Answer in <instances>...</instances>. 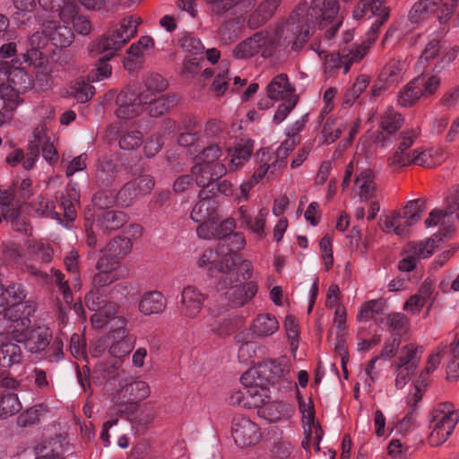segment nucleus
<instances>
[{"label": "nucleus", "mask_w": 459, "mask_h": 459, "mask_svg": "<svg viewBox=\"0 0 459 459\" xmlns=\"http://www.w3.org/2000/svg\"><path fill=\"white\" fill-rule=\"evenodd\" d=\"M337 6L334 2L312 0L311 5L299 4L291 13L287 22L273 32L260 31L261 53L264 57L272 56L277 50L299 51L308 40L312 24L316 22L320 30L327 29V22L336 16Z\"/></svg>", "instance_id": "f257e3e1"}, {"label": "nucleus", "mask_w": 459, "mask_h": 459, "mask_svg": "<svg viewBox=\"0 0 459 459\" xmlns=\"http://www.w3.org/2000/svg\"><path fill=\"white\" fill-rule=\"evenodd\" d=\"M26 296V290L20 283L7 287L0 283V316L13 324V336L24 343L27 351L39 353L50 344L52 333L45 326L29 327L36 305L31 300H24Z\"/></svg>", "instance_id": "f03ea898"}, {"label": "nucleus", "mask_w": 459, "mask_h": 459, "mask_svg": "<svg viewBox=\"0 0 459 459\" xmlns=\"http://www.w3.org/2000/svg\"><path fill=\"white\" fill-rule=\"evenodd\" d=\"M141 22V18L135 15L124 18L117 28L108 30L100 38L93 40L89 46V51L92 55L106 53L105 56L110 59L131 38L135 36Z\"/></svg>", "instance_id": "7ed1b4c3"}, {"label": "nucleus", "mask_w": 459, "mask_h": 459, "mask_svg": "<svg viewBox=\"0 0 459 459\" xmlns=\"http://www.w3.org/2000/svg\"><path fill=\"white\" fill-rule=\"evenodd\" d=\"M222 152L218 144L204 148L194 158L191 173L200 187L212 186L213 182L226 175V166L219 161Z\"/></svg>", "instance_id": "20e7f679"}, {"label": "nucleus", "mask_w": 459, "mask_h": 459, "mask_svg": "<svg viewBox=\"0 0 459 459\" xmlns=\"http://www.w3.org/2000/svg\"><path fill=\"white\" fill-rule=\"evenodd\" d=\"M253 376L265 385H277L279 390L289 389L292 385L290 363L285 357L267 359L259 363L255 368L244 373V380L248 383Z\"/></svg>", "instance_id": "39448f33"}, {"label": "nucleus", "mask_w": 459, "mask_h": 459, "mask_svg": "<svg viewBox=\"0 0 459 459\" xmlns=\"http://www.w3.org/2000/svg\"><path fill=\"white\" fill-rule=\"evenodd\" d=\"M459 421V411L450 403H439L430 413L429 442L432 446L444 444Z\"/></svg>", "instance_id": "423d86ee"}, {"label": "nucleus", "mask_w": 459, "mask_h": 459, "mask_svg": "<svg viewBox=\"0 0 459 459\" xmlns=\"http://www.w3.org/2000/svg\"><path fill=\"white\" fill-rule=\"evenodd\" d=\"M238 262H239V255L236 252L225 247L223 244H219L216 249L204 250L197 258L196 265L207 270L211 276L218 273L226 276L230 274Z\"/></svg>", "instance_id": "0eeeda50"}, {"label": "nucleus", "mask_w": 459, "mask_h": 459, "mask_svg": "<svg viewBox=\"0 0 459 459\" xmlns=\"http://www.w3.org/2000/svg\"><path fill=\"white\" fill-rule=\"evenodd\" d=\"M446 153L441 147H431L424 150H414L411 155H399L388 159V165L393 169L415 164L425 168H434L443 163Z\"/></svg>", "instance_id": "6e6552de"}, {"label": "nucleus", "mask_w": 459, "mask_h": 459, "mask_svg": "<svg viewBox=\"0 0 459 459\" xmlns=\"http://www.w3.org/2000/svg\"><path fill=\"white\" fill-rule=\"evenodd\" d=\"M444 33L443 31L440 35L429 39L422 50L418 61V65L426 68L431 62L435 61L432 70L436 73H440L455 59L458 54L456 47L446 51H440L439 38H441Z\"/></svg>", "instance_id": "1a4fd4ad"}, {"label": "nucleus", "mask_w": 459, "mask_h": 459, "mask_svg": "<svg viewBox=\"0 0 459 459\" xmlns=\"http://www.w3.org/2000/svg\"><path fill=\"white\" fill-rule=\"evenodd\" d=\"M235 273L231 271L230 274L222 276L218 282V290L225 291V298L232 307H241L248 302L256 293L257 286L254 281H248L242 285L238 283Z\"/></svg>", "instance_id": "9d476101"}, {"label": "nucleus", "mask_w": 459, "mask_h": 459, "mask_svg": "<svg viewBox=\"0 0 459 459\" xmlns=\"http://www.w3.org/2000/svg\"><path fill=\"white\" fill-rule=\"evenodd\" d=\"M138 403L134 402H118L110 409L112 414L126 416L136 434L142 435L152 424L155 411L152 408H143L136 411Z\"/></svg>", "instance_id": "9b49d317"}, {"label": "nucleus", "mask_w": 459, "mask_h": 459, "mask_svg": "<svg viewBox=\"0 0 459 459\" xmlns=\"http://www.w3.org/2000/svg\"><path fill=\"white\" fill-rule=\"evenodd\" d=\"M454 213L459 219V186L447 197L445 211L439 209L432 210L425 220V225L427 228L440 226L439 235L446 237L454 230L450 225V219Z\"/></svg>", "instance_id": "f8f14e48"}, {"label": "nucleus", "mask_w": 459, "mask_h": 459, "mask_svg": "<svg viewBox=\"0 0 459 459\" xmlns=\"http://www.w3.org/2000/svg\"><path fill=\"white\" fill-rule=\"evenodd\" d=\"M240 382L243 385V390L237 394L236 396L239 405L259 410L270 399L269 390L265 387V384L261 380H257L255 376H253L252 379L246 383L243 374L240 377Z\"/></svg>", "instance_id": "ddd939ff"}, {"label": "nucleus", "mask_w": 459, "mask_h": 459, "mask_svg": "<svg viewBox=\"0 0 459 459\" xmlns=\"http://www.w3.org/2000/svg\"><path fill=\"white\" fill-rule=\"evenodd\" d=\"M231 435L237 446L247 448L257 445L262 438L259 426L249 418L236 416L232 420Z\"/></svg>", "instance_id": "4468645a"}, {"label": "nucleus", "mask_w": 459, "mask_h": 459, "mask_svg": "<svg viewBox=\"0 0 459 459\" xmlns=\"http://www.w3.org/2000/svg\"><path fill=\"white\" fill-rule=\"evenodd\" d=\"M144 91L136 92L127 88L117 98L116 115L120 119H130L139 116L144 110Z\"/></svg>", "instance_id": "2eb2a0df"}, {"label": "nucleus", "mask_w": 459, "mask_h": 459, "mask_svg": "<svg viewBox=\"0 0 459 459\" xmlns=\"http://www.w3.org/2000/svg\"><path fill=\"white\" fill-rule=\"evenodd\" d=\"M385 20V17L382 19ZM381 22H378L374 27L366 33V38L360 44L352 45L351 47L343 48L341 51L343 58V74L350 71L352 64L359 62L368 53L371 45L376 41L378 32L381 28Z\"/></svg>", "instance_id": "dca6fc26"}, {"label": "nucleus", "mask_w": 459, "mask_h": 459, "mask_svg": "<svg viewBox=\"0 0 459 459\" xmlns=\"http://www.w3.org/2000/svg\"><path fill=\"white\" fill-rule=\"evenodd\" d=\"M180 314L184 318L195 319L199 316L207 295L194 285L183 288L180 295Z\"/></svg>", "instance_id": "f3484780"}, {"label": "nucleus", "mask_w": 459, "mask_h": 459, "mask_svg": "<svg viewBox=\"0 0 459 459\" xmlns=\"http://www.w3.org/2000/svg\"><path fill=\"white\" fill-rule=\"evenodd\" d=\"M154 185L151 175H141L124 185L117 195V201L121 205L128 206L137 196L150 194Z\"/></svg>", "instance_id": "a211bd4d"}, {"label": "nucleus", "mask_w": 459, "mask_h": 459, "mask_svg": "<svg viewBox=\"0 0 459 459\" xmlns=\"http://www.w3.org/2000/svg\"><path fill=\"white\" fill-rule=\"evenodd\" d=\"M198 197L199 200L191 211V219L200 224L218 219V202L209 195L206 187H202Z\"/></svg>", "instance_id": "6ab92c4d"}, {"label": "nucleus", "mask_w": 459, "mask_h": 459, "mask_svg": "<svg viewBox=\"0 0 459 459\" xmlns=\"http://www.w3.org/2000/svg\"><path fill=\"white\" fill-rule=\"evenodd\" d=\"M236 228L235 220L229 218L222 221L213 219L211 221L200 224L196 229L199 238L204 239L217 238L224 242L231 235Z\"/></svg>", "instance_id": "aec40b11"}, {"label": "nucleus", "mask_w": 459, "mask_h": 459, "mask_svg": "<svg viewBox=\"0 0 459 459\" xmlns=\"http://www.w3.org/2000/svg\"><path fill=\"white\" fill-rule=\"evenodd\" d=\"M119 398L127 399V402H140L148 398L151 394V387L145 381L134 380L132 378H121L118 381Z\"/></svg>", "instance_id": "412c9836"}, {"label": "nucleus", "mask_w": 459, "mask_h": 459, "mask_svg": "<svg viewBox=\"0 0 459 459\" xmlns=\"http://www.w3.org/2000/svg\"><path fill=\"white\" fill-rule=\"evenodd\" d=\"M68 25L61 19L57 22L48 21L43 23V32L56 47L67 48L74 39V31Z\"/></svg>", "instance_id": "4be33fe9"}, {"label": "nucleus", "mask_w": 459, "mask_h": 459, "mask_svg": "<svg viewBox=\"0 0 459 459\" xmlns=\"http://www.w3.org/2000/svg\"><path fill=\"white\" fill-rule=\"evenodd\" d=\"M384 0H361L353 11V16L356 19L363 17L371 18L376 15L377 19L372 23L374 27L378 22H381L385 15V20L381 22V26L387 21L389 17V8L383 6Z\"/></svg>", "instance_id": "5701e85b"}, {"label": "nucleus", "mask_w": 459, "mask_h": 459, "mask_svg": "<svg viewBox=\"0 0 459 459\" xmlns=\"http://www.w3.org/2000/svg\"><path fill=\"white\" fill-rule=\"evenodd\" d=\"M24 360V353L17 342L7 340L4 334H0V367L11 368L15 365H21Z\"/></svg>", "instance_id": "b1692460"}, {"label": "nucleus", "mask_w": 459, "mask_h": 459, "mask_svg": "<svg viewBox=\"0 0 459 459\" xmlns=\"http://www.w3.org/2000/svg\"><path fill=\"white\" fill-rule=\"evenodd\" d=\"M257 412L261 418L268 422L275 423L289 420L292 416L293 409L290 403L268 400Z\"/></svg>", "instance_id": "393cba45"}, {"label": "nucleus", "mask_w": 459, "mask_h": 459, "mask_svg": "<svg viewBox=\"0 0 459 459\" xmlns=\"http://www.w3.org/2000/svg\"><path fill=\"white\" fill-rule=\"evenodd\" d=\"M154 47L153 39L149 36H143L135 43H133L127 49L126 56L124 59V66L128 71H134L141 63L145 52Z\"/></svg>", "instance_id": "a878e982"}, {"label": "nucleus", "mask_w": 459, "mask_h": 459, "mask_svg": "<svg viewBox=\"0 0 459 459\" xmlns=\"http://www.w3.org/2000/svg\"><path fill=\"white\" fill-rule=\"evenodd\" d=\"M254 150V141L250 138H240L234 143V145L228 148L227 152L230 160V169H238L241 168L251 157Z\"/></svg>", "instance_id": "bb28decb"}, {"label": "nucleus", "mask_w": 459, "mask_h": 459, "mask_svg": "<svg viewBox=\"0 0 459 459\" xmlns=\"http://www.w3.org/2000/svg\"><path fill=\"white\" fill-rule=\"evenodd\" d=\"M59 18L62 21L72 23L74 31L82 36H87L91 31V23L84 16L77 13L76 7L73 4H65L59 10Z\"/></svg>", "instance_id": "cd10ccee"}, {"label": "nucleus", "mask_w": 459, "mask_h": 459, "mask_svg": "<svg viewBox=\"0 0 459 459\" xmlns=\"http://www.w3.org/2000/svg\"><path fill=\"white\" fill-rule=\"evenodd\" d=\"M375 172L370 169H363L356 173L354 178V191L360 199L368 201L377 190Z\"/></svg>", "instance_id": "c85d7f7f"}, {"label": "nucleus", "mask_w": 459, "mask_h": 459, "mask_svg": "<svg viewBox=\"0 0 459 459\" xmlns=\"http://www.w3.org/2000/svg\"><path fill=\"white\" fill-rule=\"evenodd\" d=\"M13 21L18 27H27L39 22L35 0H13Z\"/></svg>", "instance_id": "c756f323"}, {"label": "nucleus", "mask_w": 459, "mask_h": 459, "mask_svg": "<svg viewBox=\"0 0 459 459\" xmlns=\"http://www.w3.org/2000/svg\"><path fill=\"white\" fill-rule=\"evenodd\" d=\"M167 307V299L162 292L151 290L145 292L138 304L139 311L144 316L161 314Z\"/></svg>", "instance_id": "7c9ffc66"}, {"label": "nucleus", "mask_w": 459, "mask_h": 459, "mask_svg": "<svg viewBox=\"0 0 459 459\" xmlns=\"http://www.w3.org/2000/svg\"><path fill=\"white\" fill-rule=\"evenodd\" d=\"M144 95L147 97V99L144 100V110H147L152 117L161 116L179 100L177 95L152 96V94H147L145 91Z\"/></svg>", "instance_id": "2f4dec72"}, {"label": "nucleus", "mask_w": 459, "mask_h": 459, "mask_svg": "<svg viewBox=\"0 0 459 459\" xmlns=\"http://www.w3.org/2000/svg\"><path fill=\"white\" fill-rule=\"evenodd\" d=\"M294 141L282 143L272 155L265 153V160L268 161L271 178H274L287 164V157L293 150Z\"/></svg>", "instance_id": "473e14b6"}, {"label": "nucleus", "mask_w": 459, "mask_h": 459, "mask_svg": "<svg viewBox=\"0 0 459 459\" xmlns=\"http://www.w3.org/2000/svg\"><path fill=\"white\" fill-rule=\"evenodd\" d=\"M266 90L268 98L273 100H289L295 96L294 89L284 74L275 76L267 85Z\"/></svg>", "instance_id": "72a5a7b5"}, {"label": "nucleus", "mask_w": 459, "mask_h": 459, "mask_svg": "<svg viewBox=\"0 0 459 459\" xmlns=\"http://www.w3.org/2000/svg\"><path fill=\"white\" fill-rule=\"evenodd\" d=\"M250 328L256 337H268L279 330V322L274 315L264 313L253 320Z\"/></svg>", "instance_id": "f704fd0d"}, {"label": "nucleus", "mask_w": 459, "mask_h": 459, "mask_svg": "<svg viewBox=\"0 0 459 459\" xmlns=\"http://www.w3.org/2000/svg\"><path fill=\"white\" fill-rule=\"evenodd\" d=\"M407 69L405 61L400 58H393L385 64L380 75L379 82L394 85L399 83Z\"/></svg>", "instance_id": "c9c22d12"}, {"label": "nucleus", "mask_w": 459, "mask_h": 459, "mask_svg": "<svg viewBox=\"0 0 459 459\" xmlns=\"http://www.w3.org/2000/svg\"><path fill=\"white\" fill-rule=\"evenodd\" d=\"M403 118L402 116L394 110L393 108L388 107L381 116L380 118V129L381 132L377 136V140L378 142L383 143V146L385 145V136L384 134H394L403 125Z\"/></svg>", "instance_id": "e433bc0d"}, {"label": "nucleus", "mask_w": 459, "mask_h": 459, "mask_svg": "<svg viewBox=\"0 0 459 459\" xmlns=\"http://www.w3.org/2000/svg\"><path fill=\"white\" fill-rule=\"evenodd\" d=\"M422 353V348L419 345L409 343L403 346L399 353L395 366L408 368L416 371Z\"/></svg>", "instance_id": "4c0bfd02"}, {"label": "nucleus", "mask_w": 459, "mask_h": 459, "mask_svg": "<svg viewBox=\"0 0 459 459\" xmlns=\"http://www.w3.org/2000/svg\"><path fill=\"white\" fill-rule=\"evenodd\" d=\"M442 0H420L413 4L411 11L409 12V20L412 23H419L428 19L432 13H434Z\"/></svg>", "instance_id": "58836bf2"}, {"label": "nucleus", "mask_w": 459, "mask_h": 459, "mask_svg": "<svg viewBox=\"0 0 459 459\" xmlns=\"http://www.w3.org/2000/svg\"><path fill=\"white\" fill-rule=\"evenodd\" d=\"M127 221V216L121 211H105L98 214L97 225L103 231L120 229Z\"/></svg>", "instance_id": "ea45409f"}, {"label": "nucleus", "mask_w": 459, "mask_h": 459, "mask_svg": "<svg viewBox=\"0 0 459 459\" xmlns=\"http://www.w3.org/2000/svg\"><path fill=\"white\" fill-rule=\"evenodd\" d=\"M48 412V408L43 403L36 404L20 413L17 417V425L22 428L39 424Z\"/></svg>", "instance_id": "a19ab883"}, {"label": "nucleus", "mask_w": 459, "mask_h": 459, "mask_svg": "<svg viewBox=\"0 0 459 459\" xmlns=\"http://www.w3.org/2000/svg\"><path fill=\"white\" fill-rule=\"evenodd\" d=\"M417 78L408 82L397 94L398 105L407 108L414 105L420 98L422 91Z\"/></svg>", "instance_id": "79ce46f5"}, {"label": "nucleus", "mask_w": 459, "mask_h": 459, "mask_svg": "<svg viewBox=\"0 0 459 459\" xmlns=\"http://www.w3.org/2000/svg\"><path fill=\"white\" fill-rule=\"evenodd\" d=\"M133 248V242L130 238L125 236H117L106 245L104 250L119 260H123L129 255Z\"/></svg>", "instance_id": "37998d69"}, {"label": "nucleus", "mask_w": 459, "mask_h": 459, "mask_svg": "<svg viewBox=\"0 0 459 459\" xmlns=\"http://www.w3.org/2000/svg\"><path fill=\"white\" fill-rule=\"evenodd\" d=\"M262 39L259 32L255 33L252 37L239 43L235 50L234 56L238 58H247L261 52L260 40Z\"/></svg>", "instance_id": "c03bdc74"}, {"label": "nucleus", "mask_w": 459, "mask_h": 459, "mask_svg": "<svg viewBox=\"0 0 459 459\" xmlns=\"http://www.w3.org/2000/svg\"><path fill=\"white\" fill-rule=\"evenodd\" d=\"M22 408L16 394L8 393L0 397V420H4L18 413Z\"/></svg>", "instance_id": "a18cd8bd"}, {"label": "nucleus", "mask_w": 459, "mask_h": 459, "mask_svg": "<svg viewBox=\"0 0 459 459\" xmlns=\"http://www.w3.org/2000/svg\"><path fill=\"white\" fill-rule=\"evenodd\" d=\"M412 224H409L407 220L402 217V214L397 213L390 217H386L384 222V230L386 232H394L399 237H407L410 232V228Z\"/></svg>", "instance_id": "49530a36"}, {"label": "nucleus", "mask_w": 459, "mask_h": 459, "mask_svg": "<svg viewBox=\"0 0 459 459\" xmlns=\"http://www.w3.org/2000/svg\"><path fill=\"white\" fill-rule=\"evenodd\" d=\"M388 329L394 334V337H401L410 331V320L401 313H391L386 317Z\"/></svg>", "instance_id": "de8ad7c7"}, {"label": "nucleus", "mask_w": 459, "mask_h": 459, "mask_svg": "<svg viewBox=\"0 0 459 459\" xmlns=\"http://www.w3.org/2000/svg\"><path fill=\"white\" fill-rule=\"evenodd\" d=\"M384 309L385 301L382 299L366 301L359 309L358 319L360 321H368L376 316L382 314Z\"/></svg>", "instance_id": "09e8293b"}, {"label": "nucleus", "mask_w": 459, "mask_h": 459, "mask_svg": "<svg viewBox=\"0 0 459 459\" xmlns=\"http://www.w3.org/2000/svg\"><path fill=\"white\" fill-rule=\"evenodd\" d=\"M96 269L124 276L122 261L113 255H109L105 250H103V255L96 263Z\"/></svg>", "instance_id": "8fccbe9b"}, {"label": "nucleus", "mask_w": 459, "mask_h": 459, "mask_svg": "<svg viewBox=\"0 0 459 459\" xmlns=\"http://www.w3.org/2000/svg\"><path fill=\"white\" fill-rule=\"evenodd\" d=\"M407 245L420 261L430 257L437 247V241L431 238L424 241L409 242Z\"/></svg>", "instance_id": "3c124183"}, {"label": "nucleus", "mask_w": 459, "mask_h": 459, "mask_svg": "<svg viewBox=\"0 0 459 459\" xmlns=\"http://www.w3.org/2000/svg\"><path fill=\"white\" fill-rule=\"evenodd\" d=\"M34 212L39 216L49 217L61 222L60 213L55 211V204L44 196H39L32 204Z\"/></svg>", "instance_id": "603ef678"}, {"label": "nucleus", "mask_w": 459, "mask_h": 459, "mask_svg": "<svg viewBox=\"0 0 459 459\" xmlns=\"http://www.w3.org/2000/svg\"><path fill=\"white\" fill-rule=\"evenodd\" d=\"M112 341L108 350L112 357L122 359L131 352L134 342L129 335L126 337H117L116 339H112Z\"/></svg>", "instance_id": "864d4df0"}, {"label": "nucleus", "mask_w": 459, "mask_h": 459, "mask_svg": "<svg viewBox=\"0 0 459 459\" xmlns=\"http://www.w3.org/2000/svg\"><path fill=\"white\" fill-rule=\"evenodd\" d=\"M368 83L369 80L368 76H359L352 87L345 92L342 104L344 106H351L356 101V100L359 99L360 94L367 89Z\"/></svg>", "instance_id": "5fc2aeb1"}, {"label": "nucleus", "mask_w": 459, "mask_h": 459, "mask_svg": "<svg viewBox=\"0 0 459 459\" xmlns=\"http://www.w3.org/2000/svg\"><path fill=\"white\" fill-rule=\"evenodd\" d=\"M425 209L426 204L424 200H411L406 204L402 217L407 220L409 224H414L420 219L421 213Z\"/></svg>", "instance_id": "6e6d98bb"}, {"label": "nucleus", "mask_w": 459, "mask_h": 459, "mask_svg": "<svg viewBox=\"0 0 459 459\" xmlns=\"http://www.w3.org/2000/svg\"><path fill=\"white\" fill-rule=\"evenodd\" d=\"M30 255L37 261L49 263L52 259L53 249L42 241L30 242L28 245Z\"/></svg>", "instance_id": "4d7b16f0"}, {"label": "nucleus", "mask_w": 459, "mask_h": 459, "mask_svg": "<svg viewBox=\"0 0 459 459\" xmlns=\"http://www.w3.org/2000/svg\"><path fill=\"white\" fill-rule=\"evenodd\" d=\"M70 95L74 96L81 103L87 102L95 94V88L87 82H76L70 89Z\"/></svg>", "instance_id": "13d9d810"}, {"label": "nucleus", "mask_w": 459, "mask_h": 459, "mask_svg": "<svg viewBox=\"0 0 459 459\" xmlns=\"http://www.w3.org/2000/svg\"><path fill=\"white\" fill-rule=\"evenodd\" d=\"M447 346L445 344L439 345L436 351H434L429 357L427 361V366L425 369L421 372L420 378L421 379V382L424 383L428 379V376L434 372L438 365L441 362V358L445 351H446Z\"/></svg>", "instance_id": "bf43d9fd"}, {"label": "nucleus", "mask_w": 459, "mask_h": 459, "mask_svg": "<svg viewBox=\"0 0 459 459\" xmlns=\"http://www.w3.org/2000/svg\"><path fill=\"white\" fill-rule=\"evenodd\" d=\"M3 217L5 221L10 222L12 228L19 232L27 233L29 230V226L27 224L26 219L22 216L19 209H7Z\"/></svg>", "instance_id": "052dcab7"}, {"label": "nucleus", "mask_w": 459, "mask_h": 459, "mask_svg": "<svg viewBox=\"0 0 459 459\" xmlns=\"http://www.w3.org/2000/svg\"><path fill=\"white\" fill-rule=\"evenodd\" d=\"M168 87L167 81L160 74H151L144 81V89L147 94L158 96L159 93L164 91Z\"/></svg>", "instance_id": "680f3d73"}, {"label": "nucleus", "mask_w": 459, "mask_h": 459, "mask_svg": "<svg viewBox=\"0 0 459 459\" xmlns=\"http://www.w3.org/2000/svg\"><path fill=\"white\" fill-rule=\"evenodd\" d=\"M267 215L268 211L266 209H260L255 217H252L250 222L246 225L258 238H263L265 236L264 226Z\"/></svg>", "instance_id": "e2e57ef3"}, {"label": "nucleus", "mask_w": 459, "mask_h": 459, "mask_svg": "<svg viewBox=\"0 0 459 459\" xmlns=\"http://www.w3.org/2000/svg\"><path fill=\"white\" fill-rule=\"evenodd\" d=\"M108 56H104L97 61L89 75L91 82H100L111 76L112 67L108 64Z\"/></svg>", "instance_id": "0e129e2a"}, {"label": "nucleus", "mask_w": 459, "mask_h": 459, "mask_svg": "<svg viewBox=\"0 0 459 459\" xmlns=\"http://www.w3.org/2000/svg\"><path fill=\"white\" fill-rule=\"evenodd\" d=\"M179 45L184 51L193 56L202 54L204 49V47L201 40L190 34L183 35L179 39Z\"/></svg>", "instance_id": "69168bd1"}, {"label": "nucleus", "mask_w": 459, "mask_h": 459, "mask_svg": "<svg viewBox=\"0 0 459 459\" xmlns=\"http://www.w3.org/2000/svg\"><path fill=\"white\" fill-rule=\"evenodd\" d=\"M412 253L410 247L406 244L402 252V259L398 264V269L401 272L410 273L417 267L420 260Z\"/></svg>", "instance_id": "338daca9"}, {"label": "nucleus", "mask_w": 459, "mask_h": 459, "mask_svg": "<svg viewBox=\"0 0 459 459\" xmlns=\"http://www.w3.org/2000/svg\"><path fill=\"white\" fill-rule=\"evenodd\" d=\"M32 375L34 377V386L39 392L49 393L53 390V384L45 370L36 368L32 370Z\"/></svg>", "instance_id": "774afa93"}]
</instances>
